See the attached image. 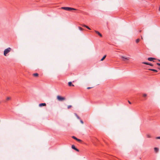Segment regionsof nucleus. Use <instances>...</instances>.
Here are the masks:
<instances>
[{"mask_svg": "<svg viewBox=\"0 0 160 160\" xmlns=\"http://www.w3.org/2000/svg\"><path fill=\"white\" fill-rule=\"evenodd\" d=\"M159 61L160 62V60H159Z\"/></svg>", "mask_w": 160, "mask_h": 160, "instance_id": "nucleus-30", "label": "nucleus"}, {"mask_svg": "<svg viewBox=\"0 0 160 160\" xmlns=\"http://www.w3.org/2000/svg\"><path fill=\"white\" fill-rule=\"evenodd\" d=\"M160 70V68H158Z\"/></svg>", "mask_w": 160, "mask_h": 160, "instance_id": "nucleus-31", "label": "nucleus"}, {"mask_svg": "<svg viewBox=\"0 0 160 160\" xmlns=\"http://www.w3.org/2000/svg\"><path fill=\"white\" fill-rule=\"evenodd\" d=\"M82 26L86 28V27L87 26V25H82Z\"/></svg>", "mask_w": 160, "mask_h": 160, "instance_id": "nucleus-26", "label": "nucleus"}, {"mask_svg": "<svg viewBox=\"0 0 160 160\" xmlns=\"http://www.w3.org/2000/svg\"><path fill=\"white\" fill-rule=\"evenodd\" d=\"M147 137L148 138H151V136L149 135H147Z\"/></svg>", "mask_w": 160, "mask_h": 160, "instance_id": "nucleus-22", "label": "nucleus"}, {"mask_svg": "<svg viewBox=\"0 0 160 160\" xmlns=\"http://www.w3.org/2000/svg\"><path fill=\"white\" fill-rule=\"evenodd\" d=\"M91 88V87H88V88H87V89H89Z\"/></svg>", "mask_w": 160, "mask_h": 160, "instance_id": "nucleus-29", "label": "nucleus"}, {"mask_svg": "<svg viewBox=\"0 0 160 160\" xmlns=\"http://www.w3.org/2000/svg\"><path fill=\"white\" fill-rule=\"evenodd\" d=\"M77 118L79 119H80V117L77 115V114L76 113L74 114Z\"/></svg>", "mask_w": 160, "mask_h": 160, "instance_id": "nucleus-16", "label": "nucleus"}, {"mask_svg": "<svg viewBox=\"0 0 160 160\" xmlns=\"http://www.w3.org/2000/svg\"><path fill=\"white\" fill-rule=\"evenodd\" d=\"M80 122L82 123V124H83V121L82 120H80Z\"/></svg>", "mask_w": 160, "mask_h": 160, "instance_id": "nucleus-24", "label": "nucleus"}, {"mask_svg": "<svg viewBox=\"0 0 160 160\" xmlns=\"http://www.w3.org/2000/svg\"><path fill=\"white\" fill-rule=\"evenodd\" d=\"M154 151L155 152H157L158 151V148H154Z\"/></svg>", "mask_w": 160, "mask_h": 160, "instance_id": "nucleus-12", "label": "nucleus"}, {"mask_svg": "<svg viewBox=\"0 0 160 160\" xmlns=\"http://www.w3.org/2000/svg\"><path fill=\"white\" fill-rule=\"evenodd\" d=\"M149 70L153 71L156 72H158V71L156 69H149Z\"/></svg>", "mask_w": 160, "mask_h": 160, "instance_id": "nucleus-13", "label": "nucleus"}, {"mask_svg": "<svg viewBox=\"0 0 160 160\" xmlns=\"http://www.w3.org/2000/svg\"><path fill=\"white\" fill-rule=\"evenodd\" d=\"M61 8L62 9L66 10V11H71L72 10H76V9L73 8L67 7H62Z\"/></svg>", "mask_w": 160, "mask_h": 160, "instance_id": "nucleus-2", "label": "nucleus"}, {"mask_svg": "<svg viewBox=\"0 0 160 160\" xmlns=\"http://www.w3.org/2000/svg\"><path fill=\"white\" fill-rule=\"evenodd\" d=\"M86 28H87V29H88L89 30L91 29L87 26L86 27Z\"/></svg>", "mask_w": 160, "mask_h": 160, "instance_id": "nucleus-23", "label": "nucleus"}, {"mask_svg": "<svg viewBox=\"0 0 160 160\" xmlns=\"http://www.w3.org/2000/svg\"><path fill=\"white\" fill-rule=\"evenodd\" d=\"M78 28H79V30L80 31H82L83 30V29L82 28H81V27H79Z\"/></svg>", "mask_w": 160, "mask_h": 160, "instance_id": "nucleus-17", "label": "nucleus"}, {"mask_svg": "<svg viewBox=\"0 0 160 160\" xmlns=\"http://www.w3.org/2000/svg\"><path fill=\"white\" fill-rule=\"evenodd\" d=\"M154 58H148V60L150 61H153V60H154Z\"/></svg>", "mask_w": 160, "mask_h": 160, "instance_id": "nucleus-10", "label": "nucleus"}, {"mask_svg": "<svg viewBox=\"0 0 160 160\" xmlns=\"http://www.w3.org/2000/svg\"><path fill=\"white\" fill-rule=\"evenodd\" d=\"M140 41V39H137L136 40V42L137 43L138 42Z\"/></svg>", "mask_w": 160, "mask_h": 160, "instance_id": "nucleus-18", "label": "nucleus"}, {"mask_svg": "<svg viewBox=\"0 0 160 160\" xmlns=\"http://www.w3.org/2000/svg\"><path fill=\"white\" fill-rule=\"evenodd\" d=\"M158 65L160 66V63H157V64Z\"/></svg>", "mask_w": 160, "mask_h": 160, "instance_id": "nucleus-28", "label": "nucleus"}, {"mask_svg": "<svg viewBox=\"0 0 160 160\" xmlns=\"http://www.w3.org/2000/svg\"><path fill=\"white\" fill-rule=\"evenodd\" d=\"M95 31L97 34H98V35H99V36H100L101 37H102V34L99 32H98V31H96V30Z\"/></svg>", "mask_w": 160, "mask_h": 160, "instance_id": "nucleus-9", "label": "nucleus"}, {"mask_svg": "<svg viewBox=\"0 0 160 160\" xmlns=\"http://www.w3.org/2000/svg\"><path fill=\"white\" fill-rule=\"evenodd\" d=\"M106 55H104L103 58L101 59V61H103L106 57Z\"/></svg>", "mask_w": 160, "mask_h": 160, "instance_id": "nucleus-15", "label": "nucleus"}, {"mask_svg": "<svg viewBox=\"0 0 160 160\" xmlns=\"http://www.w3.org/2000/svg\"><path fill=\"white\" fill-rule=\"evenodd\" d=\"M128 103L130 104H131V102L129 101H128Z\"/></svg>", "mask_w": 160, "mask_h": 160, "instance_id": "nucleus-27", "label": "nucleus"}, {"mask_svg": "<svg viewBox=\"0 0 160 160\" xmlns=\"http://www.w3.org/2000/svg\"><path fill=\"white\" fill-rule=\"evenodd\" d=\"M10 98L9 97H8L7 98V100H10Z\"/></svg>", "mask_w": 160, "mask_h": 160, "instance_id": "nucleus-21", "label": "nucleus"}, {"mask_svg": "<svg viewBox=\"0 0 160 160\" xmlns=\"http://www.w3.org/2000/svg\"><path fill=\"white\" fill-rule=\"evenodd\" d=\"M156 138L157 139H160V137H157Z\"/></svg>", "mask_w": 160, "mask_h": 160, "instance_id": "nucleus-25", "label": "nucleus"}, {"mask_svg": "<svg viewBox=\"0 0 160 160\" xmlns=\"http://www.w3.org/2000/svg\"><path fill=\"white\" fill-rule=\"evenodd\" d=\"M120 57L122 59V60L124 61H125L126 60H128L130 59V58L129 57H126L122 56H121Z\"/></svg>", "mask_w": 160, "mask_h": 160, "instance_id": "nucleus-4", "label": "nucleus"}, {"mask_svg": "<svg viewBox=\"0 0 160 160\" xmlns=\"http://www.w3.org/2000/svg\"><path fill=\"white\" fill-rule=\"evenodd\" d=\"M33 75L34 77H37L38 76V73H35L33 74Z\"/></svg>", "mask_w": 160, "mask_h": 160, "instance_id": "nucleus-14", "label": "nucleus"}, {"mask_svg": "<svg viewBox=\"0 0 160 160\" xmlns=\"http://www.w3.org/2000/svg\"><path fill=\"white\" fill-rule=\"evenodd\" d=\"M142 95H143V97H146L147 96V94H145V93L143 94Z\"/></svg>", "mask_w": 160, "mask_h": 160, "instance_id": "nucleus-19", "label": "nucleus"}, {"mask_svg": "<svg viewBox=\"0 0 160 160\" xmlns=\"http://www.w3.org/2000/svg\"><path fill=\"white\" fill-rule=\"evenodd\" d=\"M72 138H73L74 139L76 140L77 141H79V142H81V140L77 138L76 137H75L73 136L72 137Z\"/></svg>", "mask_w": 160, "mask_h": 160, "instance_id": "nucleus-6", "label": "nucleus"}, {"mask_svg": "<svg viewBox=\"0 0 160 160\" xmlns=\"http://www.w3.org/2000/svg\"><path fill=\"white\" fill-rule=\"evenodd\" d=\"M46 106V104L45 103H41L39 104V106L41 107L42 106Z\"/></svg>", "mask_w": 160, "mask_h": 160, "instance_id": "nucleus-7", "label": "nucleus"}, {"mask_svg": "<svg viewBox=\"0 0 160 160\" xmlns=\"http://www.w3.org/2000/svg\"><path fill=\"white\" fill-rule=\"evenodd\" d=\"M142 63H143V64H146V65H149L151 66H153V65L150 63H148V62H142Z\"/></svg>", "mask_w": 160, "mask_h": 160, "instance_id": "nucleus-8", "label": "nucleus"}, {"mask_svg": "<svg viewBox=\"0 0 160 160\" xmlns=\"http://www.w3.org/2000/svg\"><path fill=\"white\" fill-rule=\"evenodd\" d=\"M72 148L73 149L76 150V151H77L78 152L79 151V150L77 148H76L75 146L73 145L72 146Z\"/></svg>", "mask_w": 160, "mask_h": 160, "instance_id": "nucleus-5", "label": "nucleus"}, {"mask_svg": "<svg viewBox=\"0 0 160 160\" xmlns=\"http://www.w3.org/2000/svg\"><path fill=\"white\" fill-rule=\"evenodd\" d=\"M57 98L59 101H62L65 99V98L62 97L60 96H58L57 97Z\"/></svg>", "mask_w": 160, "mask_h": 160, "instance_id": "nucleus-3", "label": "nucleus"}, {"mask_svg": "<svg viewBox=\"0 0 160 160\" xmlns=\"http://www.w3.org/2000/svg\"><path fill=\"white\" fill-rule=\"evenodd\" d=\"M72 107L71 105H69L68 107V109L70 108H71Z\"/></svg>", "mask_w": 160, "mask_h": 160, "instance_id": "nucleus-20", "label": "nucleus"}, {"mask_svg": "<svg viewBox=\"0 0 160 160\" xmlns=\"http://www.w3.org/2000/svg\"><path fill=\"white\" fill-rule=\"evenodd\" d=\"M68 85L69 86H74V85L73 84H72V83L71 82H68Z\"/></svg>", "mask_w": 160, "mask_h": 160, "instance_id": "nucleus-11", "label": "nucleus"}, {"mask_svg": "<svg viewBox=\"0 0 160 160\" xmlns=\"http://www.w3.org/2000/svg\"><path fill=\"white\" fill-rule=\"evenodd\" d=\"M12 50V48H8L5 49L4 51L3 55L5 56H8V54Z\"/></svg>", "mask_w": 160, "mask_h": 160, "instance_id": "nucleus-1", "label": "nucleus"}]
</instances>
